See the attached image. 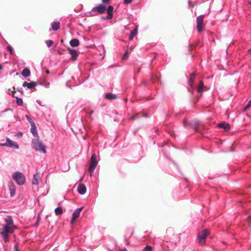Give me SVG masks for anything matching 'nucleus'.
Here are the masks:
<instances>
[{"mask_svg":"<svg viewBox=\"0 0 251 251\" xmlns=\"http://www.w3.org/2000/svg\"><path fill=\"white\" fill-rule=\"evenodd\" d=\"M5 224L2 225V228L0 234L5 242L8 241V234L13 233L16 226L14 225L13 221L11 216H8L4 218Z\"/></svg>","mask_w":251,"mask_h":251,"instance_id":"f257e3e1","label":"nucleus"},{"mask_svg":"<svg viewBox=\"0 0 251 251\" xmlns=\"http://www.w3.org/2000/svg\"><path fill=\"white\" fill-rule=\"evenodd\" d=\"M32 148L37 151H42L45 153L47 152L46 147L38 138L34 139L32 141Z\"/></svg>","mask_w":251,"mask_h":251,"instance_id":"f03ea898","label":"nucleus"},{"mask_svg":"<svg viewBox=\"0 0 251 251\" xmlns=\"http://www.w3.org/2000/svg\"><path fill=\"white\" fill-rule=\"evenodd\" d=\"M209 234V231L206 229L199 232L197 237L199 244L201 246L204 245L206 238Z\"/></svg>","mask_w":251,"mask_h":251,"instance_id":"7ed1b4c3","label":"nucleus"},{"mask_svg":"<svg viewBox=\"0 0 251 251\" xmlns=\"http://www.w3.org/2000/svg\"><path fill=\"white\" fill-rule=\"evenodd\" d=\"M12 178L18 184L23 185L25 182V176L20 172H16L13 174Z\"/></svg>","mask_w":251,"mask_h":251,"instance_id":"20e7f679","label":"nucleus"},{"mask_svg":"<svg viewBox=\"0 0 251 251\" xmlns=\"http://www.w3.org/2000/svg\"><path fill=\"white\" fill-rule=\"evenodd\" d=\"M98 161L97 160V155L95 153H93L91 158L90 163L89 167V172L91 175L94 171L97 165Z\"/></svg>","mask_w":251,"mask_h":251,"instance_id":"39448f33","label":"nucleus"},{"mask_svg":"<svg viewBox=\"0 0 251 251\" xmlns=\"http://www.w3.org/2000/svg\"><path fill=\"white\" fill-rule=\"evenodd\" d=\"M203 17L204 15H201L197 18V28L199 32H201L204 29Z\"/></svg>","mask_w":251,"mask_h":251,"instance_id":"423d86ee","label":"nucleus"},{"mask_svg":"<svg viewBox=\"0 0 251 251\" xmlns=\"http://www.w3.org/2000/svg\"><path fill=\"white\" fill-rule=\"evenodd\" d=\"M0 146H7L11 148H14L15 149L19 148V145L15 142L11 140L8 137L6 138V142L4 144L0 143Z\"/></svg>","mask_w":251,"mask_h":251,"instance_id":"0eeeda50","label":"nucleus"},{"mask_svg":"<svg viewBox=\"0 0 251 251\" xmlns=\"http://www.w3.org/2000/svg\"><path fill=\"white\" fill-rule=\"evenodd\" d=\"M82 209L83 207H81L80 208L76 209L74 211V212L73 214L72 218L71 221V224H73L75 222L76 219L79 217L80 213L82 211Z\"/></svg>","mask_w":251,"mask_h":251,"instance_id":"6e6552de","label":"nucleus"},{"mask_svg":"<svg viewBox=\"0 0 251 251\" xmlns=\"http://www.w3.org/2000/svg\"><path fill=\"white\" fill-rule=\"evenodd\" d=\"M97 11L99 14H101L104 13L105 12V11H106V7L105 6H104L102 4H100V5H98V6L94 7L92 9V11Z\"/></svg>","mask_w":251,"mask_h":251,"instance_id":"1a4fd4ad","label":"nucleus"},{"mask_svg":"<svg viewBox=\"0 0 251 251\" xmlns=\"http://www.w3.org/2000/svg\"><path fill=\"white\" fill-rule=\"evenodd\" d=\"M37 85V83L34 81H32L30 83H28L26 81H25L23 84V86L25 87H27L28 89H32L34 88Z\"/></svg>","mask_w":251,"mask_h":251,"instance_id":"9d476101","label":"nucleus"},{"mask_svg":"<svg viewBox=\"0 0 251 251\" xmlns=\"http://www.w3.org/2000/svg\"><path fill=\"white\" fill-rule=\"evenodd\" d=\"M41 178L40 177V174L39 172H37L33 176V178L32 181V184L33 185H37L40 181Z\"/></svg>","mask_w":251,"mask_h":251,"instance_id":"9b49d317","label":"nucleus"},{"mask_svg":"<svg viewBox=\"0 0 251 251\" xmlns=\"http://www.w3.org/2000/svg\"><path fill=\"white\" fill-rule=\"evenodd\" d=\"M113 7L111 5H109L107 9V13L108 16L106 18H103L104 19H111L113 17Z\"/></svg>","mask_w":251,"mask_h":251,"instance_id":"f8f14e48","label":"nucleus"},{"mask_svg":"<svg viewBox=\"0 0 251 251\" xmlns=\"http://www.w3.org/2000/svg\"><path fill=\"white\" fill-rule=\"evenodd\" d=\"M9 190L10 191V196L11 197H13L15 195L16 192V187L13 182L12 181H10L8 184Z\"/></svg>","mask_w":251,"mask_h":251,"instance_id":"ddd939ff","label":"nucleus"},{"mask_svg":"<svg viewBox=\"0 0 251 251\" xmlns=\"http://www.w3.org/2000/svg\"><path fill=\"white\" fill-rule=\"evenodd\" d=\"M29 123H30V124L31 125V133L35 137H38V133H37V131L36 129V126H35L34 123L33 122V121H29Z\"/></svg>","mask_w":251,"mask_h":251,"instance_id":"4468645a","label":"nucleus"},{"mask_svg":"<svg viewBox=\"0 0 251 251\" xmlns=\"http://www.w3.org/2000/svg\"><path fill=\"white\" fill-rule=\"evenodd\" d=\"M67 50L69 51V53L71 55V58L73 60H76L78 56L77 52L75 50L71 49L70 48H68Z\"/></svg>","mask_w":251,"mask_h":251,"instance_id":"2eb2a0df","label":"nucleus"},{"mask_svg":"<svg viewBox=\"0 0 251 251\" xmlns=\"http://www.w3.org/2000/svg\"><path fill=\"white\" fill-rule=\"evenodd\" d=\"M77 191L80 194L83 195L86 193V187L83 184H80L77 187Z\"/></svg>","mask_w":251,"mask_h":251,"instance_id":"dca6fc26","label":"nucleus"},{"mask_svg":"<svg viewBox=\"0 0 251 251\" xmlns=\"http://www.w3.org/2000/svg\"><path fill=\"white\" fill-rule=\"evenodd\" d=\"M218 126L220 128H224L225 131H228L230 129L229 125L225 122H223L218 124Z\"/></svg>","mask_w":251,"mask_h":251,"instance_id":"f3484780","label":"nucleus"},{"mask_svg":"<svg viewBox=\"0 0 251 251\" xmlns=\"http://www.w3.org/2000/svg\"><path fill=\"white\" fill-rule=\"evenodd\" d=\"M70 44L72 47H77L79 45V41L77 39H73L70 41Z\"/></svg>","mask_w":251,"mask_h":251,"instance_id":"a211bd4d","label":"nucleus"},{"mask_svg":"<svg viewBox=\"0 0 251 251\" xmlns=\"http://www.w3.org/2000/svg\"><path fill=\"white\" fill-rule=\"evenodd\" d=\"M22 75L25 77H27L30 76V71L28 68H25L22 72Z\"/></svg>","mask_w":251,"mask_h":251,"instance_id":"6ab92c4d","label":"nucleus"},{"mask_svg":"<svg viewBox=\"0 0 251 251\" xmlns=\"http://www.w3.org/2000/svg\"><path fill=\"white\" fill-rule=\"evenodd\" d=\"M60 27V23L58 22H53L51 25V28L54 31H56Z\"/></svg>","mask_w":251,"mask_h":251,"instance_id":"aec40b11","label":"nucleus"},{"mask_svg":"<svg viewBox=\"0 0 251 251\" xmlns=\"http://www.w3.org/2000/svg\"><path fill=\"white\" fill-rule=\"evenodd\" d=\"M137 27H136L132 31H131L129 36V39L130 40H132L134 36L135 35H136L137 34Z\"/></svg>","mask_w":251,"mask_h":251,"instance_id":"412c9836","label":"nucleus"},{"mask_svg":"<svg viewBox=\"0 0 251 251\" xmlns=\"http://www.w3.org/2000/svg\"><path fill=\"white\" fill-rule=\"evenodd\" d=\"M105 98L108 100H115L117 98V95L112 93H107L105 95Z\"/></svg>","mask_w":251,"mask_h":251,"instance_id":"4be33fe9","label":"nucleus"},{"mask_svg":"<svg viewBox=\"0 0 251 251\" xmlns=\"http://www.w3.org/2000/svg\"><path fill=\"white\" fill-rule=\"evenodd\" d=\"M196 77V72L193 73L192 74H191L190 78H189V84L190 86H192L193 85V82L195 81Z\"/></svg>","mask_w":251,"mask_h":251,"instance_id":"5701e85b","label":"nucleus"},{"mask_svg":"<svg viewBox=\"0 0 251 251\" xmlns=\"http://www.w3.org/2000/svg\"><path fill=\"white\" fill-rule=\"evenodd\" d=\"M204 87V83L202 81L200 82L199 85L197 88V91L199 93H202L203 91V88Z\"/></svg>","mask_w":251,"mask_h":251,"instance_id":"b1692460","label":"nucleus"},{"mask_svg":"<svg viewBox=\"0 0 251 251\" xmlns=\"http://www.w3.org/2000/svg\"><path fill=\"white\" fill-rule=\"evenodd\" d=\"M54 212L56 215H61L63 213V210L61 207H57L54 210Z\"/></svg>","mask_w":251,"mask_h":251,"instance_id":"393cba45","label":"nucleus"},{"mask_svg":"<svg viewBox=\"0 0 251 251\" xmlns=\"http://www.w3.org/2000/svg\"><path fill=\"white\" fill-rule=\"evenodd\" d=\"M16 103L18 105H22L23 104V101L22 99L19 98L18 97H16Z\"/></svg>","mask_w":251,"mask_h":251,"instance_id":"a878e982","label":"nucleus"},{"mask_svg":"<svg viewBox=\"0 0 251 251\" xmlns=\"http://www.w3.org/2000/svg\"><path fill=\"white\" fill-rule=\"evenodd\" d=\"M251 106V100H250L247 105L243 108V111H246L248 108Z\"/></svg>","mask_w":251,"mask_h":251,"instance_id":"bb28decb","label":"nucleus"},{"mask_svg":"<svg viewBox=\"0 0 251 251\" xmlns=\"http://www.w3.org/2000/svg\"><path fill=\"white\" fill-rule=\"evenodd\" d=\"M46 43L47 46L49 48H50V47L52 45V44H53V41H52V40H47V41L46 42Z\"/></svg>","mask_w":251,"mask_h":251,"instance_id":"cd10ccee","label":"nucleus"},{"mask_svg":"<svg viewBox=\"0 0 251 251\" xmlns=\"http://www.w3.org/2000/svg\"><path fill=\"white\" fill-rule=\"evenodd\" d=\"M144 251H152V248L150 246H146L144 249Z\"/></svg>","mask_w":251,"mask_h":251,"instance_id":"c85d7f7f","label":"nucleus"},{"mask_svg":"<svg viewBox=\"0 0 251 251\" xmlns=\"http://www.w3.org/2000/svg\"><path fill=\"white\" fill-rule=\"evenodd\" d=\"M7 50L10 52V54H12L13 53L12 48L10 46H8L7 47Z\"/></svg>","mask_w":251,"mask_h":251,"instance_id":"c756f323","label":"nucleus"},{"mask_svg":"<svg viewBox=\"0 0 251 251\" xmlns=\"http://www.w3.org/2000/svg\"><path fill=\"white\" fill-rule=\"evenodd\" d=\"M128 54V51H126L124 54L123 56V59H126V58L127 57V55Z\"/></svg>","mask_w":251,"mask_h":251,"instance_id":"7c9ffc66","label":"nucleus"},{"mask_svg":"<svg viewBox=\"0 0 251 251\" xmlns=\"http://www.w3.org/2000/svg\"><path fill=\"white\" fill-rule=\"evenodd\" d=\"M247 222L249 223V226H250L251 224V217L250 216L248 217V218L247 220Z\"/></svg>","mask_w":251,"mask_h":251,"instance_id":"2f4dec72","label":"nucleus"},{"mask_svg":"<svg viewBox=\"0 0 251 251\" xmlns=\"http://www.w3.org/2000/svg\"><path fill=\"white\" fill-rule=\"evenodd\" d=\"M102 1L104 3L108 4L110 2V0H102Z\"/></svg>","mask_w":251,"mask_h":251,"instance_id":"473e14b6","label":"nucleus"},{"mask_svg":"<svg viewBox=\"0 0 251 251\" xmlns=\"http://www.w3.org/2000/svg\"><path fill=\"white\" fill-rule=\"evenodd\" d=\"M132 0H124V2L126 3H130L131 2Z\"/></svg>","mask_w":251,"mask_h":251,"instance_id":"72a5a7b5","label":"nucleus"},{"mask_svg":"<svg viewBox=\"0 0 251 251\" xmlns=\"http://www.w3.org/2000/svg\"><path fill=\"white\" fill-rule=\"evenodd\" d=\"M14 249H15V251H19V250H18V246L17 244H16L14 246Z\"/></svg>","mask_w":251,"mask_h":251,"instance_id":"f704fd0d","label":"nucleus"},{"mask_svg":"<svg viewBox=\"0 0 251 251\" xmlns=\"http://www.w3.org/2000/svg\"><path fill=\"white\" fill-rule=\"evenodd\" d=\"M130 120H135V116H132L130 118Z\"/></svg>","mask_w":251,"mask_h":251,"instance_id":"c9c22d12","label":"nucleus"},{"mask_svg":"<svg viewBox=\"0 0 251 251\" xmlns=\"http://www.w3.org/2000/svg\"><path fill=\"white\" fill-rule=\"evenodd\" d=\"M26 118H27V120H28L29 122V121H32V120L29 118V116H26Z\"/></svg>","mask_w":251,"mask_h":251,"instance_id":"e433bc0d","label":"nucleus"},{"mask_svg":"<svg viewBox=\"0 0 251 251\" xmlns=\"http://www.w3.org/2000/svg\"><path fill=\"white\" fill-rule=\"evenodd\" d=\"M15 93H16V92H15V91H13L12 92V96H13V97H14V98L17 97L16 96H14V95H15Z\"/></svg>","mask_w":251,"mask_h":251,"instance_id":"4c0bfd02","label":"nucleus"},{"mask_svg":"<svg viewBox=\"0 0 251 251\" xmlns=\"http://www.w3.org/2000/svg\"><path fill=\"white\" fill-rule=\"evenodd\" d=\"M37 219H38V220H37V223L36 224H37V223L39 222V221L40 220V217L39 216H38L37 217Z\"/></svg>","mask_w":251,"mask_h":251,"instance_id":"58836bf2","label":"nucleus"},{"mask_svg":"<svg viewBox=\"0 0 251 251\" xmlns=\"http://www.w3.org/2000/svg\"><path fill=\"white\" fill-rule=\"evenodd\" d=\"M120 251H127V250L126 249H124L121 250Z\"/></svg>","mask_w":251,"mask_h":251,"instance_id":"ea45409f","label":"nucleus"},{"mask_svg":"<svg viewBox=\"0 0 251 251\" xmlns=\"http://www.w3.org/2000/svg\"><path fill=\"white\" fill-rule=\"evenodd\" d=\"M46 73L47 74H49L50 73L49 70H46Z\"/></svg>","mask_w":251,"mask_h":251,"instance_id":"a19ab883","label":"nucleus"},{"mask_svg":"<svg viewBox=\"0 0 251 251\" xmlns=\"http://www.w3.org/2000/svg\"><path fill=\"white\" fill-rule=\"evenodd\" d=\"M248 52L251 54V49L248 50Z\"/></svg>","mask_w":251,"mask_h":251,"instance_id":"79ce46f5","label":"nucleus"},{"mask_svg":"<svg viewBox=\"0 0 251 251\" xmlns=\"http://www.w3.org/2000/svg\"><path fill=\"white\" fill-rule=\"evenodd\" d=\"M2 69V67L1 64H0V70Z\"/></svg>","mask_w":251,"mask_h":251,"instance_id":"37998d69","label":"nucleus"},{"mask_svg":"<svg viewBox=\"0 0 251 251\" xmlns=\"http://www.w3.org/2000/svg\"><path fill=\"white\" fill-rule=\"evenodd\" d=\"M184 125L185 126H186V123H185V122H184Z\"/></svg>","mask_w":251,"mask_h":251,"instance_id":"c03bdc74","label":"nucleus"},{"mask_svg":"<svg viewBox=\"0 0 251 251\" xmlns=\"http://www.w3.org/2000/svg\"><path fill=\"white\" fill-rule=\"evenodd\" d=\"M82 179H83V178H81L80 181H81L82 180Z\"/></svg>","mask_w":251,"mask_h":251,"instance_id":"a18cd8bd","label":"nucleus"}]
</instances>
